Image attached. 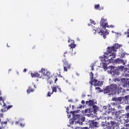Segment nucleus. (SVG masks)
I'll return each instance as SVG.
<instances>
[{
    "label": "nucleus",
    "instance_id": "57",
    "mask_svg": "<svg viewBox=\"0 0 129 129\" xmlns=\"http://www.w3.org/2000/svg\"><path fill=\"white\" fill-rule=\"evenodd\" d=\"M0 95H2V91H0Z\"/></svg>",
    "mask_w": 129,
    "mask_h": 129
},
{
    "label": "nucleus",
    "instance_id": "55",
    "mask_svg": "<svg viewBox=\"0 0 129 129\" xmlns=\"http://www.w3.org/2000/svg\"><path fill=\"white\" fill-rule=\"evenodd\" d=\"M118 35H119V36H120V33H117V36H118Z\"/></svg>",
    "mask_w": 129,
    "mask_h": 129
},
{
    "label": "nucleus",
    "instance_id": "48",
    "mask_svg": "<svg viewBox=\"0 0 129 129\" xmlns=\"http://www.w3.org/2000/svg\"><path fill=\"white\" fill-rule=\"evenodd\" d=\"M23 72H27V69H24V70H23Z\"/></svg>",
    "mask_w": 129,
    "mask_h": 129
},
{
    "label": "nucleus",
    "instance_id": "14",
    "mask_svg": "<svg viewBox=\"0 0 129 129\" xmlns=\"http://www.w3.org/2000/svg\"><path fill=\"white\" fill-rule=\"evenodd\" d=\"M99 34L101 36H103V38H104V39H106V36L109 33H108V32L107 31H104V30H103L102 29V30H100V31L99 32Z\"/></svg>",
    "mask_w": 129,
    "mask_h": 129
},
{
    "label": "nucleus",
    "instance_id": "40",
    "mask_svg": "<svg viewBox=\"0 0 129 129\" xmlns=\"http://www.w3.org/2000/svg\"><path fill=\"white\" fill-rule=\"evenodd\" d=\"M0 100L1 101H3V102H5V100L3 99V97H0Z\"/></svg>",
    "mask_w": 129,
    "mask_h": 129
},
{
    "label": "nucleus",
    "instance_id": "5",
    "mask_svg": "<svg viewBox=\"0 0 129 129\" xmlns=\"http://www.w3.org/2000/svg\"><path fill=\"white\" fill-rule=\"evenodd\" d=\"M120 122L122 124L126 122V123H128L129 122V113H126L125 114L122 115L120 117Z\"/></svg>",
    "mask_w": 129,
    "mask_h": 129
},
{
    "label": "nucleus",
    "instance_id": "7",
    "mask_svg": "<svg viewBox=\"0 0 129 129\" xmlns=\"http://www.w3.org/2000/svg\"><path fill=\"white\" fill-rule=\"evenodd\" d=\"M51 89L52 90L51 93L50 92H48L47 93V96H49V97L50 96H51V94H53V93H54V92H57V91H59V92H60V93H61L62 92V90H61V88H60V87L58 86H51Z\"/></svg>",
    "mask_w": 129,
    "mask_h": 129
},
{
    "label": "nucleus",
    "instance_id": "8",
    "mask_svg": "<svg viewBox=\"0 0 129 129\" xmlns=\"http://www.w3.org/2000/svg\"><path fill=\"white\" fill-rule=\"evenodd\" d=\"M39 73H42V76H45L47 79H50L51 78V73L47 71V70H45V69H41V71L39 72Z\"/></svg>",
    "mask_w": 129,
    "mask_h": 129
},
{
    "label": "nucleus",
    "instance_id": "2",
    "mask_svg": "<svg viewBox=\"0 0 129 129\" xmlns=\"http://www.w3.org/2000/svg\"><path fill=\"white\" fill-rule=\"evenodd\" d=\"M110 88L111 89V95H114L117 93V94H120L122 93L123 94L125 91L124 89L120 86V85H116L114 84H112L110 85Z\"/></svg>",
    "mask_w": 129,
    "mask_h": 129
},
{
    "label": "nucleus",
    "instance_id": "41",
    "mask_svg": "<svg viewBox=\"0 0 129 129\" xmlns=\"http://www.w3.org/2000/svg\"><path fill=\"white\" fill-rule=\"evenodd\" d=\"M125 110H129V105L125 107Z\"/></svg>",
    "mask_w": 129,
    "mask_h": 129
},
{
    "label": "nucleus",
    "instance_id": "1",
    "mask_svg": "<svg viewBox=\"0 0 129 129\" xmlns=\"http://www.w3.org/2000/svg\"><path fill=\"white\" fill-rule=\"evenodd\" d=\"M121 47H122V45L118 44V43H115L113 46L108 47L107 52L110 54L108 56H104V59L102 60L103 68H106L107 65H108L111 62H113V59H115V52H116V50L121 48Z\"/></svg>",
    "mask_w": 129,
    "mask_h": 129
},
{
    "label": "nucleus",
    "instance_id": "10",
    "mask_svg": "<svg viewBox=\"0 0 129 129\" xmlns=\"http://www.w3.org/2000/svg\"><path fill=\"white\" fill-rule=\"evenodd\" d=\"M89 123V126L91 128H94V127H98V122L94 121V120H90L88 121Z\"/></svg>",
    "mask_w": 129,
    "mask_h": 129
},
{
    "label": "nucleus",
    "instance_id": "11",
    "mask_svg": "<svg viewBox=\"0 0 129 129\" xmlns=\"http://www.w3.org/2000/svg\"><path fill=\"white\" fill-rule=\"evenodd\" d=\"M111 100L112 101H115L116 106L117 105H118V104H121L122 99L121 98V97H119L118 98L114 97L111 99Z\"/></svg>",
    "mask_w": 129,
    "mask_h": 129
},
{
    "label": "nucleus",
    "instance_id": "51",
    "mask_svg": "<svg viewBox=\"0 0 129 129\" xmlns=\"http://www.w3.org/2000/svg\"><path fill=\"white\" fill-rule=\"evenodd\" d=\"M3 103H4L3 106H7V105H6V103H5L4 102H3Z\"/></svg>",
    "mask_w": 129,
    "mask_h": 129
},
{
    "label": "nucleus",
    "instance_id": "44",
    "mask_svg": "<svg viewBox=\"0 0 129 129\" xmlns=\"http://www.w3.org/2000/svg\"><path fill=\"white\" fill-rule=\"evenodd\" d=\"M20 125H21V126H22V127H24V126H25V124H22V123H21V124H20Z\"/></svg>",
    "mask_w": 129,
    "mask_h": 129
},
{
    "label": "nucleus",
    "instance_id": "25",
    "mask_svg": "<svg viewBox=\"0 0 129 129\" xmlns=\"http://www.w3.org/2000/svg\"><path fill=\"white\" fill-rule=\"evenodd\" d=\"M74 121H75V120H74V119L73 118L71 120H70V124H74Z\"/></svg>",
    "mask_w": 129,
    "mask_h": 129
},
{
    "label": "nucleus",
    "instance_id": "63",
    "mask_svg": "<svg viewBox=\"0 0 129 129\" xmlns=\"http://www.w3.org/2000/svg\"><path fill=\"white\" fill-rule=\"evenodd\" d=\"M0 129H2V127H0Z\"/></svg>",
    "mask_w": 129,
    "mask_h": 129
},
{
    "label": "nucleus",
    "instance_id": "58",
    "mask_svg": "<svg viewBox=\"0 0 129 129\" xmlns=\"http://www.w3.org/2000/svg\"><path fill=\"white\" fill-rule=\"evenodd\" d=\"M88 25L89 26V27H90V26L91 25V24H88Z\"/></svg>",
    "mask_w": 129,
    "mask_h": 129
},
{
    "label": "nucleus",
    "instance_id": "13",
    "mask_svg": "<svg viewBox=\"0 0 129 129\" xmlns=\"http://www.w3.org/2000/svg\"><path fill=\"white\" fill-rule=\"evenodd\" d=\"M114 63L115 64H122L123 65H124L125 64L124 63V60L123 59H120L119 58H117L115 59V60L113 59V62H111L110 63Z\"/></svg>",
    "mask_w": 129,
    "mask_h": 129
},
{
    "label": "nucleus",
    "instance_id": "35",
    "mask_svg": "<svg viewBox=\"0 0 129 129\" xmlns=\"http://www.w3.org/2000/svg\"><path fill=\"white\" fill-rule=\"evenodd\" d=\"M113 81H114L115 82H116V81L117 82L119 81V80L118 79L115 78V79H113Z\"/></svg>",
    "mask_w": 129,
    "mask_h": 129
},
{
    "label": "nucleus",
    "instance_id": "56",
    "mask_svg": "<svg viewBox=\"0 0 129 129\" xmlns=\"http://www.w3.org/2000/svg\"><path fill=\"white\" fill-rule=\"evenodd\" d=\"M96 89H99V87H96Z\"/></svg>",
    "mask_w": 129,
    "mask_h": 129
},
{
    "label": "nucleus",
    "instance_id": "27",
    "mask_svg": "<svg viewBox=\"0 0 129 129\" xmlns=\"http://www.w3.org/2000/svg\"><path fill=\"white\" fill-rule=\"evenodd\" d=\"M127 123L126 122H125L124 123H122L123 126H125V127H127L128 128L129 127V124H126Z\"/></svg>",
    "mask_w": 129,
    "mask_h": 129
},
{
    "label": "nucleus",
    "instance_id": "38",
    "mask_svg": "<svg viewBox=\"0 0 129 129\" xmlns=\"http://www.w3.org/2000/svg\"><path fill=\"white\" fill-rule=\"evenodd\" d=\"M125 99H126V100L129 101V95L125 96Z\"/></svg>",
    "mask_w": 129,
    "mask_h": 129
},
{
    "label": "nucleus",
    "instance_id": "46",
    "mask_svg": "<svg viewBox=\"0 0 129 129\" xmlns=\"http://www.w3.org/2000/svg\"><path fill=\"white\" fill-rule=\"evenodd\" d=\"M81 102L82 104H85V101L84 100H82Z\"/></svg>",
    "mask_w": 129,
    "mask_h": 129
},
{
    "label": "nucleus",
    "instance_id": "18",
    "mask_svg": "<svg viewBox=\"0 0 129 129\" xmlns=\"http://www.w3.org/2000/svg\"><path fill=\"white\" fill-rule=\"evenodd\" d=\"M104 93H106V94H108V93H110V95H111V89H110V86H108L106 87V88L104 90Z\"/></svg>",
    "mask_w": 129,
    "mask_h": 129
},
{
    "label": "nucleus",
    "instance_id": "21",
    "mask_svg": "<svg viewBox=\"0 0 129 129\" xmlns=\"http://www.w3.org/2000/svg\"><path fill=\"white\" fill-rule=\"evenodd\" d=\"M27 93H31V92H34V89L32 87L29 86L27 90Z\"/></svg>",
    "mask_w": 129,
    "mask_h": 129
},
{
    "label": "nucleus",
    "instance_id": "45",
    "mask_svg": "<svg viewBox=\"0 0 129 129\" xmlns=\"http://www.w3.org/2000/svg\"><path fill=\"white\" fill-rule=\"evenodd\" d=\"M127 37L129 38V29L128 30V32H127Z\"/></svg>",
    "mask_w": 129,
    "mask_h": 129
},
{
    "label": "nucleus",
    "instance_id": "22",
    "mask_svg": "<svg viewBox=\"0 0 129 129\" xmlns=\"http://www.w3.org/2000/svg\"><path fill=\"white\" fill-rule=\"evenodd\" d=\"M90 76L91 80L92 81L94 80V79H93V76H94V74H93V73H92V72H91L90 73Z\"/></svg>",
    "mask_w": 129,
    "mask_h": 129
},
{
    "label": "nucleus",
    "instance_id": "9",
    "mask_svg": "<svg viewBox=\"0 0 129 129\" xmlns=\"http://www.w3.org/2000/svg\"><path fill=\"white\" fill-rule=\"evenodd\" d=\"M62 62H63V70L65 72H67L68 70H69V69H70L71 68V64H69L68 62L66 61V59H63Z\"/></svg>",
    "mask_w": 129,
    "mask_h": 129
},
{
    "label": "nucleus",
    "instance_id": "23",
    "mask_svg": "<svg viewBox=\"0 0 129 129\" xmlns=\"http://www.w3.org/2000/svg\"><path fill=\"white\" fill-rule=\"evenodd\" d=\"M93 108L94 111H97V106L93 105Z\"/></svg>",
    "mask_w": 129,
    "mask_h": 129
},
{
    "label": "nucleus",
    "instance_id": "34",
    "mask_svg": "<svg viewBox=\"0 0 129 129\" xmlns=\"http://www.w3.org/2000/svg\"><path fill=\"white\" fill-rule=\"evenodd\" d=\"M12 107H13V105H9L8 106H7V109L9 110L10 108H12Z\"/></svg>",
    "mask_w": 129,
    "mask_h": 129
},
{
    "label": "nucleus",
    "instance_id": "6",
    "mask_svg": "<svg viewBox=\"0 0 129 129\" xmlns=\"http://www.w3.org/2000/svg\"><path fill=\"white\" fill-rule=\"evenodd\" d=\"M107 19H105L104 17H102L101 19V21H100V24L101 27H102V29L103 30H106V27L109 28V26H108V23L107 22H106Z\"/></svg>",
    "mask_w": 129,
    "mask_h": 129
},
{
    "label": "nucleus",
    "instance_id": "36",
    "mask_svg": "<svg viewBox=\"0 0 129 129\" xmlns=\"http://www.w3.org/2000/svg\"><path fill=\"white\" fill-rule=\"evenodd\" d=\"M91 68L92 71H93V70H94V64H92Z\"/></svg>",
    "mask_w": 129,
    "mask_h": 129
},
{
    "label": "nucleus",
    "instance_id": "43",
    "mask_svg": "<svg viewBox=\"0 0 129 129\" xmlns=\"http://www.w3.org/2000/svg\"><path fill=\"white\" fill-rule=\"evenodd\" d=\"M81 129H89V128L88 127H82Z\"/></svg>",
    "mask_w": 129,
    "mask_h": 129
},
{
    "label": "nucleus",
    "instance_id": "42",
    "mask_svg": "<svg viewBox=\"0 0 129 129\" xmlns=\"http://www.w3.org/2000/svg\"><path fill=\"white\" fill-rule=\"evenodd\" d=\"M3 115H4L3 114H1L0 116H1V117H3ZM1 122H2V119H1V118H0V123H1Z\"/></svg>",
    "mask_w": 129,
    "mask_h": 129
},
{
    "label": "nucleus",
    "instance_id": "62",
    "mask_svg": "<svg viewBox=\"0 0 129 129\" xmlns=\"http://www.w3.org/2000/svg\"><path fill=\"white\" fill-rule=\"evenodd\" d=\"M78 40H79V41H80V39H79V38H78Z\"/></svg>",
    "mask_w": 129,
    "mask_h": 129
},
{
    "label": "nucleus",
    "instance_id": "60",
    "mask_svg": "<svg viewBox=\"0 0 129 129\" xmlns=\"http://www.w3.org/2000/svg\"><path fill=\"white\" fill-rule=\"evenodd\" d=\"M78 40H79V41H80V39H79V38H78Z\"/></svg>",
    "mask_w": 129,
    "mask_h": 129
},
{
    "label": "nucleus",
    "instance_id": "28",
    "mask_svg": "<svg viewBox=\"0 0 129 129\" xmlns=\"http://www.w3.org/2000/svg\"><path fill=\"white\" fill-rule=\"evenodd\" d=\"M124 68V67L123 66H120L119 68L118 69V70H123V69Z\"/></svg>",
    "mask_w": 129,
    "mask_h": 129
},
{
    "label": "nucleus",
    "instance_id": "50",
    "mask_svg": "<svg viewBox=\"0 0 129 129\" xmlns=\"http://www.w3.org/2000/svg\"><path fill=\"white\" fill-rule=\"evenodd\" d=\"M68 111H69V109L67 108V113H69Z\"/></svg>",
    "mask_w": 129,
    "mask_h": 129
},
{
    "label": "nucleus",
    "instance_id": "26",
    "mask_svg": "<svg viewBox=\"0 0 129 129\" xmlns=\"http://www.w3.org/2000/svg\"><path fill=\"white\" fill-rule=\"evenodd\" d=\"M99 5H96L95 6V9H96V10H100V8H99Z\"/></svg>",
    "mask_w": 129,
    "mask_h": 129
},
{
    "label": "nucleus",
    "instance_id": "37",
    "mask_svg": "<svg viewBox=\"0 0 129 129\" xmlns=\"http://www.w3.org/2000/svg\"><path fill=\"white\" fill-rule=\"evenodd\" d=\"M111 105H112L113 106H116V104H115V102H112L111 103Z\"/></svg>",
    "mask_w": 129,
    "mask_h": 129
},
{
    "label": "nucleus",
    "instance_id": "52",
    "mask_svg": "<svg viewBox=\"0 0 129 129\" xmlns=\"http://www.w3.org/2000/svg\"><path fill=\"white\" fill-rule=\"evenodd\" d=\"M120 129H126V128H125L124 127H122Z\"/></svg>",
    "mask_w": 129,
    "mask_h": 129
},
{
    "label": "nucleus",
    "instance_id": "15",
    "mask_svg": "<svg viewBox=\"0 0 129 129\" xmlns=\"http://www.w3.org/2000/svg\"><path fill=\"white\" fill-rule=\"evenodd\" d=\"M94 82L95 83L94 84V86H99V85H100V82L98 81L97 80L95 79H94V80H91V81L89 82V83L92 86V85H93Z\"/></svg>",
    "mask_w": 129,
    "mask_h": 129
},
{
    "label": "nucleus",
    "instance_id": "64",
    "mask_svg": "<svg viewBox=\"0 0 129 129\" xmlns=\"http://www.w3.org/2000/svg\"><path fill=\"white\" fill-rule=\"evenodd\" d=\"M88 96H89V95H88Z\"/></svg>",
    "mask_w": 129,
    "mask_h": 129
},
{
    "label": "nucleus",
    "instance_id": "19",
    "mask_svg": "<svg viewBox=\"0 0 129 129\" xmlns=\"http://www.w3.org/2000/svg\"><path fill=\"white\" fill-rule=\"evenodd\" d=\"M71 41L72 42V43L71 44L69 45V47H70L71 49H74V48L76 47V44H74V40H71Z\"/></svg>",
    "mask_w": 129,
    "mask_h": 129
},
{
    "label": "nucleus",
    "instance_id": "31",
    "mask_svg": "<svg viewBox=\"0 0 129 129\" xmlns=\"http://www.w3.org/2000/svg\"><path fill=\"white\" fill-rule=\"evenodd\" d=\"M124 56H125V53L122 52L121 53L120 58H124Z\"/></svg>",
    "mask_w": 129,
    "mask_h": 129
},
{
    "label": "nucleus",
    "instance_id": "47",
    "mask_svg": "<svg viewBox=\"0 0 129 129\" xmlns=\"http://www.w3.org/2000/svg\"><path fill=\"white\" fill-rule=\"evenodd\" d=\"M58 81V79L56 78L54 80V83H56V82Z\"/></svg>",
    "mask_w": 129,
    "mask_h": 129
},
{
    "label": "nucleus",
    "instance_id": "39",
    "mask_svg": "<svg viewBox=\"0 0 129 129\" xmlns=\"http://www.w3.org/2000/svg\"><path fill=\"white\" fill-rule=\"evenodd\" d=\"M90 23H91V24H94V23H95L94 21H93V20L90 19Z\"/></svg>",
    "mask_w": 129,
    "mask_h": 129
},
{
    "label": "nucleus",
    "instance_id": "49",
    "mask_svg": "<svg viewBox=\"0 0 129 129\" xmlns=\"http://www.w3.org/2000/svg\"><path fill=\"white\" fill-rule=\"evenodd\" d=\"M115 111V109L114 108H112V111Z\"/></svg>",
    "mask_w": 129,
    "mask_h": 129
},
{
    "label": "nucleus",
    "instance_id": "30",
    "mask_svg": "<svg viewBox=\"0 0 129 129\" xmlns=\"http://www.w3.org/2000/svg\"><path fill=\"white\" fill-rule=\"evenodd\" d=\"M109 108H108V113H110L111 112V111H112V108H110V107H109Z\"/></svg>",
    "mask_w": 129,
    "mask_h": 129
},
{
    "label": "nucleus",
    "instance_id": "29",
    "mask_svg": "<svg viewBox=\"0 0 129 129\" xmlns=\"http://www.w3.org/2000/svg\"><path fill=\"white\" fill-rule=\"evenodd\" d=\"M116 107H117V108H118V109H121V108H122L121 105H120V104H119L118 105H117L116 106Z\"/></svg>",
    "mask_w": 129,
    "mask_h": 129
},
{
    "label": "nucleus",
    "instance_id": "4",
    "mask_svg": "<svg viewBox=\"0 0 129 129\" xmlns=\"http://www.w3.org/2000/svg\"><path fill=\"white\" fill-rule=\"evenodd\" d=\"M109 118H108L106 121V125L109 127V128H114L116 126H118V123L113 121H110L109 122Z\"/></svg>",
    "mask_w": 129,
    "mask_h": 129
},
{
    "label": "nucleus",
    "instance_id": "20",
    "mask_svg": "<svg viewBox=\"0 0 129 129\" xmlns=\"http://www.w3.org/2000/svg\"><path fill=\"white\" fill-rule=\"evenodd\" d=\"M86 104L88 105H93L94 104V101L93 100H89L86 102Z\"/></svg>",
    "mask_w": 129,
    "mask_h": 129
},
{
    "label": "nucleus",
    "instance_id": "53",
    "mask_svg": "<svg viewBox=\"0 0 129 129\" xmlns=\"http://www.w3.org/2000/svg\"><path fill=\"white\" fill-rule=\"evenodd\" d=\"M52 83H53V81H52V82H49V84H51Z\"/></svg>",
    "mask_w": 129,
    "mask_h": 129
},
{
    "label": "nucleus",
    "instance_id": "24",
    "mask_svg": "<svg viewBox=\"0 0 129 129\" xmlns=\"http://www.w3.org/2000/svg\"><path fill=\"white\" fill-rule=\"evenodd\" d=\"M8 108L7 107H6L5 108H3L2 110V112H6V111H8Z\"/></svg>",
    "mask_w": 129,
    "mask_h": 129
},
{
    "label": "nucleus",
    "instance_id": "17",
    "mask_svg": "<svg viewBox=\"0 0 129 129\" xmlns=\"http://www.w3.org/2000/svg\"><path fill=\"white\" fill-rule=\"evenodd\" d=\"M31 77L35 78V77H38V78H41L43 77V74H40L38 72H35L34 74H31Z\"/></svg>",
    "mask_w": 129,
    "mask_h": 129
},
{
    "label": "nucleus",
    "instance_id": "32",
    "mask_svg": "<svg viewBox=\"0 0 129 129\" xmlns=\"http://www.w3.org/2000/svg\"><path fill=\"white\" fill-rule=\"evenodd\" d=\"M1 125H4V124H8V121H2L1 122Z\"/></svg>",
    "mask_w": 129,
    "mask_h": 129
},
{
    "label": "nucleus",
    "instance_id": "61",
    "mask_svg": "<svg viewBox=\"0 0 129 129\" xmlns=\"http://www.w3.org/2000/svg\"><path fill=\"white\" fill-rule=\"evenodd\" d=\"M78 40H79V41H80V39H79V38H78Z\"/></svg>",
    "mask_w": 129,
    "mask_h": 129
},
{
    "label": "nucleus",
    "instance_id": "12",
    "mask_svg": "<svg viewBox=\"0 0 129 129\" xmlns=\"http://www.w3.org/2000/svg\"><path fill=\"white\" fill-rule=\"evenodd\" d=\"M71 113L73 114L74 120H77V122L78 123L80 121V115L79 114L75 115V111H72Z\"/></svg>",
    "mask_w": 129,
    "mask_h": 129
},
{
    "label": "nucleus",
    "instance_id": "59",
    "mask_svg": "<svg viewBox=\"0 0 129 129\" xmlns=\"http://www.w3.org/2000/svg\"><path fill=\"white\" fill-rule=\"evenodd\" d=\"M70 40H68V43H70Z\"/></svg>",
    "mask_w": 129,
    "mask_h": 129
},
{
    "label": "nucleus",
    "instance_id": "3",
    "mask_svg": "<svg viewBox=\"0 0 129 129\" xmlns=\"http://www.w3.org/2000/svg\"><path fill=\"white\" fill-rule=\"evenodd\" d=\"M104 69H107V71L108 72H110V74H112V72H113V75L115 76L117 75V76H118V75H119V74H120V72H119V70H118V69H116L115 70H114V67L111 66H109L108 68H107V67L106 68H103ZM114 70V71H113Z\"/></svg>",
    "mask_w": 129,
    "mask_h": 129
},
{
    "label": "nucleus",
    "instance_id": "33",
    "mask_svg": "<svg viewBox=\"0 0 129 129\" xmlns=\"http://www.w3.org/2000/svg\"><path fill=\"white\" fill-rule=\"evenodd\" d=\"M80 119H81V121H82L83 122H84V121H85V117H82L80 118Z\"/></svg>",
    "mask_w": 129,
    "mask_h": 129
},
{
    "label": "nucleus",
    "instance_id": "16",
    "mask_svg": "<svg viewBox=\"0 0 129 129\" xmlns=\"http://www.w3.org/2000/svg\"><path fill=\"white\" fill-rule=\"evenodd\" d=\"M122 86L125 87H129V81H127L125 79H122Z\"/></svg>",
    "mask_w": 129,
    "mask_h": 129
},
{
    "label": "nucleus",
    "instance_id": "54",
    "mask_svg": "<svg viewBox=\"0 0 129 129\" xmlns=\"http://www.w3.org/2000/svg\"><path fill=\"white\" fill-rule=\"evenodd\" d=\"M85 112L86 113H87V109H86V110H85Z\"/></svg>",
    "mask_w": 129,
    "mask_h": 129
}]
</instances>
